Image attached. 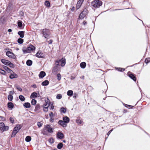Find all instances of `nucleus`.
Returning <instances> with one entry per match:
<instances>
[{"mask_svg": "<svg viewBox=\"0 0 150 150\" xmlns=\"http://www.w3.org/2000/svg\"><path fill=\"white\" fill-rule=\"evenodd\" d=\"M80 66L82 68L84 69L86 66V64L85 62H82L80 63Z\"/></svg>", "mask_w": 150, "mask_h": 150, "instance_id": "obj_26", "label": "nucleus"}, {"mask_svg": "<svg viewBox=\"0 0 150 150\" xmlns=\"http://www.w3.org/2000/svg\"><path fill=\"white\" fill-rule=\"evenodd\" d=\"M18 25L19 28H21L22 26V23L21 21H18Z\"/></svg>", "mask_w": 150, "mask_h": 150, "instance_id": "obj_38", "label": "nucleus"}, {"mask_svg": "<svg viewBox=\"0 0 150 150\" xmlns=\"http://www.w3.org/2000/svg\"><path fill=\"white\" fill-rule=\"evenodd\" d=\"M44 129L47 130L49 133H52L53 132V129L52 128L50 125H47L44 127Z\"/></svg>", "mask_w": 150, "mask_h": 150, "instance_id": "obj_10", "label": "nucleus"}, {"mask_svg": "<svg viewBox=\"0 0 150 150\" xmlns=\"http://www.w3.org/2000/svg\"><path fill=\"white\" fill-rule=\"evenodd\" d=\"M59 65L58 61H56L55 64V66L54 67L53 71L54 72H56L58 70V66Z\"/></svg>", "mask_w": 150, "mask_h": 150, "instance_id": "obj_13", "label": "nucleus"}, {"mask_svg": "<svg viewBox=\"0 0 150 150\" xmlns=\"http://www.w3.org/2000/svg\"><path fill=\"white\" fill-rule=\"evenodd\" d=\"M54 106L52 104L50 107V109L53 110L54 109Z\"/></svg>", "mask_w": 150, "mask_h": 150, "instance_id": "obj_50", "label": "nucleus"}, {"mask_svg": "<svg viewBox=\"0 0 150 150\" xmlns=\"http://www.w3.org/2000/svg\"><path fill=\"white\" fill-rule=\"evenodd\" d=\"M42 123L40 122H37V125L39 127H40L42 125Z\"/></svg>", "mask_w": 150, "mask_h": 150, "instance_id": "obj_43", "label": "nucleus"}, {"mask_svg": "<svg viewBox=\"0 0 150 150\" xmlns=\"http://www.w3.org/2000/svg\"><path fill=\"white\" fill-rule=\"evenodd\" d=\"M61 112L62 113H65L66 112V109L64 108H62L60 109Z\"/></svg>", "mask_w": 150, "mask_h": 150, "instance_id": "obj_35", "label": "nucleus"}, {"mask_svg": "<svg viewBox=\"0 0 150 150\" xmlns=\"http://www.w3.org/2000/svg\"><path fill=\"white\" fill-rule=\"evenodd\" d=\"M50 116L51 117H53V113L52 112H51L49 114Z\"/></svg>", "mask_w": 150, "mask_h": 150, "instance_id": "obj_49", "label": "nucleus"}, {"mask_svg": "<svg viewBox=\"0 0 150 150\" xmlns=\"http://www.w3.org/2000/svg\"><path fill=\"white\" fill-rule=\"evenodd\" d=\"M53 150H57V149H54Z\"/></svg>", "mask_w": 150, "mask_h": 150, "instance_id": "obj_61", "label": "nucleus"}, {"mask_svg": "<svg viewBox=\"0 0 150 150\" xmlns=\"http://www.w3.org/2000/svg\"><path fill=\"white\" fill-rule=\"evenodd\" d=\"M57 137L58 138L61 139L64 138V135L63 133L59 132L57 133Z\"/></svg>", "mask_w": 150, "mask_h": 150, "instance_id": "obj_16", "label": "nucleus"}, {"mask_svg": "<svg viewBox=\"0 0 150 150\" xmlns=\"http://www.w3.org/2000/svg\"><path fill=\"white\" fill-rule=\"evenodd\" d=\"M49 142L51 144H52L54 142V139L52 138H50L49 140Z\"/></svg>", "mask_w": 150, "mask_h": 150, "instance_id": "obj_41", "label": "nucleus"}, {"mask_svg": "<svg viewBox=\"0 0 150 150\" xmlns=\"http://www.w3.org/2000/svg\"><path fill=\"white\" fill-rule=\"evenodd\" d=\"M87 14V12L86 11H83L80 14L79 16V18L83 19L86 16Z\"/></svg>", "mask_w": 150, "mask_h": 150, "instance_id": "obj_11", "label": "nucleus"}, {"mask_svg": "<svg viewBox=\"0 0 150 150\" xmlns=\"http://www.w3.org/2000/svg\"><path fill=\"white\" fill-rule=\"evenodd\" d=\"M112 129H111L110 130L109 132H108V134H107L108 136L111 133V132H112Z\"/></svg>", "mask_w": 150, "mask_h": 150, "instance_id": "obj_51", "label": "nucleus"}, {"mask_svg": "<svg viewBox=\"0 0 150 150\" xmlns=\"http://www.w3.org/2000/svg\"><path fill=\"white\" fill-rule=\"evenodd\" d=\"M150 62V58H146L145 59V62L146 63V64Z\"/></svg>", "mask_w": 150, "mask_h": 150, "instance_id": "obj_44", "label": "nucleus"}, {"mask_svg": "<svg viewBox=\"0 0 150 150\" xmlns=\"http://www.w3.org/2000/svg\"><path fill=\"white\" fill-rule=\"evenodd\" d=\"M57 79L59 81L61 79V74H58L57 75Z\"/></svg>", "mask_w": 150, "mask_h": 150, "instance_id": "obj_40", "label": "nucleus"}, {"mask_svg": "<svg viewBox=\"0 0 150 150\" xmlns=\"http://www.w3.org/2000/svg\"><path fill=\"white\" fill-rule=\"evenodd\" d=\"M19 50V48H17L16 49V50H17V51L18 50Z\"/></svg>", "mask_w": 150, "mask_h": 150, "instance_id": "obj_59", "label": "nucleus"}, {"mask_svg": "<svg viewBox=\"0 0 150 150\" xmlns=\"http://www.w3.org/2000/svg\"><path fill=\"white\" fill-rule=\"evenodd\" d=\"M83 78H84V76H82V78H83Z\"/></svg>", "mask_w": 150, "mask_h": 150, "instance_id": "obj_60", "label": "nucleus"}, {"mask_svg": "<svg viewBox=\"0 0 150 150\" xmlns=\"http://www.w3.org/2000/svg\"><path fill=\"white\" fill-rule=\"evenodd\" d=\"M9 128L8 126H5L3 122H0V130L2 132L7 131Z\"/></svg>", "mask_w": 150, "mask_h": 150, "instance_id": "obj_5", "label": "nucleus"}, {"mask_svg": "<svg viewBox=\"0 0 150 150\" xmlns=\"http://www.w3.org/2000/svg\"><path fill=\"white\" fill-rule=\"evenodd\" d=\"M63 142L64 143H65L66 142V141L65 140H64L63 141Z\"/></svg>", "mask_w": 150, "mask_h": 150, "instance_id": "obj_58", "label": "nucleus"}, {"mask_svg": "<svg viewBox=\"0 0 150 150\" xmlns=\"http://www.w3.org/2000/svg\"><path fill=\"white\" fill-rule=\"evenodd\" d=\"M13 94V92L11 91L10 92L8 96V100L10 101H11L13 99V96L12 95Z\"/></svg>", "mask_w": 150, "mask_h": 150, "instance_id": "obj_15", "label": "nucleus"}, {"mask_svg": "<svg viewBox=\"0 0 150 150\" xmlns=\"http://www.w3.org/2000/svg\"><path fill=\"white\" fill-rule=\"evenodd\" d=\"M71 10L72 11H74V7H73L71 9Z\"/></svg>", "mask_w": 150, "mask_h": 150, "instance_id": "obj_54", "label": "nucleus"}, {"mask_svg": "<svg viewBox=\"0 0 150 150\" xmlns=\"http://www.w3.org/2000/svg\"><path fill=\"white\" fill-rule=\"evenodd\" d=\"M8 31L9 32H11L12 31V30L11 29H9L8 30Z\"/></svg>", "mask_w": 150, "mask_h": 150, "instance_id": "obj_55", "label": "nucleus"}, {"mask_svg": "<svg viewBox=\"0 0 150 150\" xmlns=\"http://www.w3.org/2000/svg\"><path fill=\"white\" fill-rule=\"evenodd\" d=\"M18 34L20 35V37L21 38H23L24 36V32L23 31H19L18 33Z\"/></svg>", "mask_w": 150, "mask_h": 150, "instance_id": "obj_23", "label": "nucleus"}, {"mask_svg": "<svg viewBox=\"0 0 150 150\" xmlns=\"http://www.w3.org/2000/svg\"><path fill=\"white\" fill-rule=\"evenodd\" d=\"M0 73L4 75H5L6 73L5 71L1 69H0Z\"/></svg>", "mask_w": 150, "mask_h": 150, "instance_id": "obj_34", "label": "nucleus"}, {"mask_svg": "<svg viewBox=\"0 0 150 150\" xmlns=\"http://www.w3.org/2000/svg\"><path fill=\"white\" fill-rule=\"evenodd\" d=\"M6 54L10 58L13 59H16V55L10 51H7L6 53Z\"/></svg>", "mask_w": 150, "mask_h": 150, "instance_id": "obj_8", "label": "nucleus"}, {"mask_svg": "<svg viewBox=\"0 0 150 150\" xmlns=\"http://www.w3.org/2000/svg\"><path fill=\"white\" fill-rule=\"evenodd\" d=\"M117 69H118V70L119 71H123L125 70V69H123V68H118Z\"/></svg>", "mask_w": 150, "mask_h": 150, "instance_id": "obj_48", "label": "nucleus"}, {"mask_svg": "<svg viewBox=\"0 0 150 150\" xmlns=\"http://www.w3.org/2000/svg\"><path fill=\"white\" fill-rule=\"evenodd\" d=\"M21 14L22 15H23V12L22 11L21 12Z\"/></svg>", "mask_w": 150, "mask_h": 150, "instance_id": "obj_57", "label": "nucleus"}, {"mask_svg": "<svg viewBox=\"0 0 150 150\" xmlns=\"http://www.w3.org/2000/svg\"><path fill=\"white\" fill-rule=\"evenodd\" d=\"M1 62L4 65L8 66L11 68H14L15 67L14 65L11 62L5 59H2L1 60Z\"/></svg>", "mask_w": 150, "mask_h": 150, "instance_id": "obj_1", "label": "nucleus"}, {"mask_svg": "<svg viewBox=\"0 0 150 150\" xmlns=\"http://www.w3.org/2000/svg\"><path fill=\"white\" fill-rule=\"evenodd\" d=\"M76 122L79 124H81L82 123L80 119H77L76 120Z\"/></svg>", "mask_w": 150, "mask_h": 150, "instance_id": "obj_45", "label": "nucleus"}, {"mask_svg": "<svg viewBox=\"0 0 150 150\" xmlns=\"http://www.w3.org/2000/svg\"><path fill=\"white\" fill-rule=\"evenodd\" d=\"M63 120L64 122H65L67 124V123L69 122L70 120L69 118L67 116L64 117L63 118Z\"/></svg>", "mask_w": 150, "mask_h": 150, "instance_id": "obj_20", "label": "nucleus"}, {"mask_svg": "<svg viewBox=\"0 0 150 150\" xmlns=\"http://www.w3.org/2000/svg\"><path fill=\"white\" fill-rule=\"evenodd\" d=\"M83 25H85L86 24V22L85 21H84L83 22Z\"/></svg>", "mask_w": 150, "mask_h": 150, "instance_id": "obj_53", "label": "nucleus"}, {"mask_svg": "<svg viewBox=\"0 0 150 150\" xmlns=\"http://www.w3.org/2000/svg\"><path fill=\"white\" fill-rule=\"evenodd\" d=\"M36 56L39 58H42L44 57L43 53L40 51H38L36 54Z\"/></svg>", "mask_w": 150, "mask_h": 150, "instance_id": "obj_12", "label": "nucleus"}, {"mask_svg": "<svg viewBox=\"0 0 150 150\" xmlns=\"http://www.w3.org/2000/svg\"><path fill=\"white\" fill-rule=\"evenodd\" d=\"M49 43L50 44L51 43H52V40H50L49 41Z\"/></svg>", "mask_w": 150, "mask_h": 150, "instance_id": "obj_56", "label": "nucleus"}, {"mask_svg": "<svg viewBox=\"0 0 150 150\" xmlns=\"http://www.w3.org/2000/svg\"><path fill=\"white\" fill-rule=\"evenodd\" d=\"M16 87L18 91H22V89L20 87L18 86H16Z\"/></svg>", "mask_w": 150, "mask_h": 150, "instance_id": "obj_47", "label": "nucleus"}, {"mask_svg": "<svg viewBox=\"0 0 150 150\" xmlns=\"http://www.w3.org/2000/svg\"><path fill=\"white\" fill-rule=\"evenodd\" d=\"M32 64V62L30 60H28L26 62V64L28 66H30Z\"/></svg>", "mask_w": 150, "mask_h": 150, "instance_id": "obj_29", "label": "nucleus"}, {"mask_svg": "<svg viewBox=\"0 0 150 150\" xmlns=\"http://www.w3.org/2000/svg\"><path fill=\"white\" fill-rule=\"evenodd\" d=\"M45 4L47 7L50 8V4L48 1H46L45 3Z\"/></svg>", "mask_w": 150, "mask_h": 150, "instance_id": "obj_31", "label": "nucleus"}, {"mask_svg": "<svg viewBox=\"0 0 150 150\" xmlns=\"http://www.w3.org/2000/svg\"><path fill=\"white\" fill-rule=\"evenodd\" d=\"M56 61H58L59 65L60 64L61 66L62 67H64L66 63V59L64 58H62L61 59L57 60Z\"/></svg>", "mask_w": 150, "mask_h": 150, "instance_id": "obj_9", "label": "nucleus"}, {"mask_svg": "<svg viewBox=\"0 0 150 150\" xmlns=\"http://www.w3.org/2000/svg\"><path fill=\"white\" fill-rule=\"evenodd\" d=\"M63 146V144L62 143H60L58 144L57 146V148L59 149H61Z\"/></svg>", "mask_w": 150, "mask_h": 150, "instance_id": "obj_30", "label": "nucleus"}, {"mask_svg": "<svg viewBox=\"0 0 150 150\" xmlns=\"http://www.w3.org/2000/svg\"><path fill=\"white\" fill-rule=\"evenodd\" d=\"M46 75L44 71H41L40 72L39 75V77L42 78Z\"/></svg>", "mask_w": 150, "mask_h": 150, "instance_id": "obj_21", "label": "nucleus"}, {"mask_svg": "<svg viewBox=\"0 0 150 150\" xmlns=\"http://www.w3.org/2000/svg\"><path fill=\"white\" fill-rule=\"evenodd\" d=\"M58 123L63 127H66L67 126V124L64 122L63 120H60L58 122Z\"/></svg>", "mask_w": 150, "mask_h": 150, "instance_id": "obj_17", "label": "nucleus"}, {"mask_svg": "<svg viewBox=\"0 0 150 150\" xmlns=\"http://www.w3.org/2000/svg\"><path fill=\"white\" fill-rule=\"evenodd\" d=\"M25 140L26 142H29L31 141V137L29 136H28L26 137Z\"/></svg>", "mask_w": 150, "mask_h": 150, "instance_id": "obj_33", "label": "nucleus"}, {"mask_svg": "<svg viewBox=\"0 0 150 150\" xmlns=\"http://www.w3.org/2000/svg\"><path fill=\"white\" fill-rule=\"evenodd\" d=\"M31 103L33 105H35L36 103V100L34 99H32Z\"/></svg>", "mask_w": 150, "mask_h": 150, "instance_id": "obj_42", "label": "nucleus"}, {"mask_svg": "<svg viewBox=\"0 0 150 150\" xmlns=\"http://www.w3.org/2000/svg\"><path fill=\"white\" fill-rule=\"evenodd\" d=\"M21 126L20 125H17L14 128L12 136V137L15 136L16 134L18 132L21 128Z\"/></svg>", "mask_w": 150, "mask_h": 150, "instance_id": "obj_6", "label": "nucleus"}, {"mask_svg": "<svg viewBox=\"0 0 150 150\" xmlns=\"http://www.w3.org/2000/svg\"><path fill=\"white\" fill-rule=\"evenodd\" d=\"M35 47L32 45H30L27 48H23L22 49V51L24 53H29L32 51H33L35 49Z\"/></svg>", "mask_w": 150, "mask_h": 150, "instance_id": "obj_2", "label": "nucleus"}, {"mask_svg": "<svg viewBox=\"0 0 150 150\" xmlns=\"http://www.w3.org/2000/svg\"><path fill=\"white\" fill-rule=\"evenodd\" d=\"M10 120L11 122L12 123H13L14 122V120L13 117H10Z\"/></svg>", "mask_w": 150, "mask_h": 150, "instance_id": "obj_46", "label": "nucleus"}, {"mask_svg": "<svg viewBox=\"0 0 150 150\" xmlns=\"http://www.w3.org/2000/svg\"><path fill=\"white\" fill-rule=\"evenodd\" d=\"M43 36L45 38L48 39L50 38V33L49 31L47 29H43L42 31Z\"/></svg>", "mask_w": 150, "mask_h": 150, "instance_id": "obj_7", "label": "nucleus"}, {"mask_svg": "<svg viewBox=\"0 0 150 150\" xmlns=\"http://www.w3.org/2000/svg\"><path fill=\"white\" fill-rule=\"evenodd\" d=\"M62 95L60 94H57L56 96V98L57 99H60L62 98Z\"/></svg>", "mask_w": 150, "mask_h": 150, "instance_id": "obj_39", "label": "nucleus"}, {"mask_svg": "<svg viewBox=\"0 0 150 150\" xmlns=\"http://www.w3.org/2000/svg\"><path fill=\"white\" fill-rule=\"evenodd\" d=\"M32 86L33 88H36V85L35 84H34Z\"/></svg>", "mask_w": 150, "mask_h": 150, "instance_id": "obj_52", "label": "nucleus"}, {"mask_svg": "<svg viewBox=\"0 0 150 150\" xmlns=\"http://www.w3.org/2000/svg\"><path fill=\"white\" fill-rule=\"evenodd\" d=\"M49 84V82L48 80H46L42 83V85L43 86H46Z\"/></svg>", "mask_w": 150, "mask_h": 150, "instance_id": "obj_24", "label": "nucleus"}, {"mask_svg": "<svg viewBox=\"0 0 150 150\" xmlns=\"http://www.w3.org/2000/svg\"><path fill=\"white\" fill-rule=\"evenodd\" d=\"M24 106L26 108H28L30 107V104L29 103H26L24 104Z\"/></svg>", "mask_w": 150, "mask_h": 150, "instance_id": "obj_27", "label": "nucleus"}, {"mask_svg": "<svg viewBox=\"0 0 150 150\" xmlns=\"http://www.w3.org/2000/svg\"><path fill=\"white\" fill-rule=\"evenodd\" d=\"M83 1V0H79L76 5V8L77 9H79L80 8L81 5Z\"/></svg>", "mask_w": 150, "mask_h": 150, "instance_id": "obj_18", "label": "nucleus"}, {"mask_svg": "<svg viewBox=\"0 0 150 150\" xmlns=\"http://www.w3.org/2000/svg\"><path fill=\"white\" fill-rule=\"evenodd\" d=\"M38 96V93L35 92L33 93L30 96L31 98H35Z\"/></svg>", "mask_w": 150, "mask_h": 150, "instance_id": "obj_22", "label": "nucleus"}, {"mask_svg": "<svg viewBox=\"0 0 150 150\" xmlns=\"http://www.w3.org/2000/svg\"><path fill=\"white\" fill-rule=\"evenodd\" d=\"M3 67L4 69L7 71V72L10 74L13 72L9 68L6 66H3Z\"/></svg>", "mask_w": 150, "mask_h": 150, "instance_id": "obj_19", "label": "nucleus"}, {"mask_svg": "<svg viewBox=\"0 0 150 150\" xmlns=\"http://www.w3.org/2000/svg\"><path fill=\"white\" fill-rule=\"evenodd\" d=\"M50 105V100L47 98L45 100V103L43 105V110L44 112H47L48 111V108Z\"/></svg>", "mask_w": 150, "mask_h": 150, "instance_id": "obj_3", "label": "nucleus"}, {"mask_svg": "<svg viewBox=\"0 0 150 150\" xmlns=\"http://www.w3.org/2000/svg\"><path fill=\"white\" fill-rule=\"evenodd\" d=\"M73 92L71 90H69L67 92V95L68 96H71L73 95Z\"/></svg>", "mask_w": 150, "mask_h": 150, "instance_id": "obj_32", "label": "nucleus"}, {"mask_svg": "<svg viewBox=\"0 0 150 150\" xmlns=\"http://www.w3.org/2000/svg\"><path fill=\"white\" fill-rule=\"evenodd\" d=\"M18 42L19 44H22L23 42V39L19 38L18 40Z\"/></svg>", "mask_w": 150, "mask_h": 150, "instance_id": "obj_37", "label": "nucleus"}, {"mask_svg": "<svg viewBox=\"0 0 150 150\" xmlns=\"http://www.w3.org/2000/svg\"><path fill=\"white\" fill-rule=\"evenodd\" d=\"M129 76L130 77V78L132 79L134 81H136V77L133 75L132 74H129Z\"/></svg>", "mask_w": 150, "mask_h": 150, "instance_id": "obj_25", "label": "nucleus"}, {"mask_svg": "<svg viewBox=\"0 0 150 150\" xmlns=\"http://www.w3.org/2000/svg\"><path fill=\"white\" fill-rule=\"evenodd\" d=\"M102 2L99 0H96L92 3V6L95 7H98L102 5Z\"/></svg>", "mask_w": 150, "mask_h": 150, "instance_id": "obj_4", "label": "nucleus"}, {"mask_svg": "<svg viewBox=\"0 0 150 150\" xmlns=\"http://www.w3.org/2000/svg\"><path fill=\"white\" fill-rule=\"evenodd\" d=\"M19 98L21 101H24L25 100V98L22 95H20Z\"/></svg>", "mask_w": 150, "mask_h": 150, "instance_id": "obj_36", "label": "nucleus"}, {"mask_svg": "<svg viewBox=\"0 0 150 150\" xmlns=\"http://www.w3.org/2000/svg\"><path fill=\"white\" fill-rule=\"evenodd\" d=\"M18 77V75L13 72L11 73L9 76V78L11 79L16 78Z\"/></svg>", "mask_w": 150, "mask_h": 150, "instance_id": "obj_14", "label": "nucleus"}, {"mask_svg": "<svg viewBox=\"0 0 150 150\" xmlns=\"http://www.w3.org/2000/svg\"><path fill=\"white\" fill-rule=\"evenodd\" d=\"M8 107L10 108H12L13 107V105L12 103H8Z\"/></svg>", "mask_w": 150, "mask_h": 150, "instance_id": "obj_28", "label": "nucleus"}]
</instances>
